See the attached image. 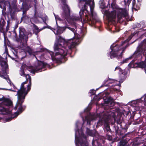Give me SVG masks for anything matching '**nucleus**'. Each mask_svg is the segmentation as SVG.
<instances>
[{
  "instance_id": "f257e3e1",
  "label": "nucleus",
  "mask_w": 146,
  "mask_h": 146,
  "mask_svg": "<svg viewBox=\"0 0 146 146\" xmlns=\"http://www.w3.org/2000/svg\"><path fill=\"white\" fill-rule=\"evenodd\" d=\"M58 37V41L55 42L54 46L55 54L53 52L45 49L44 50L45 51V53L42 56L45 59H48L51 56L53 60L61 61L68 53H70L68 50H70L76 45L78 44L77 42H74L72 40H70L66 42L61 37Z\"/></svg>"
},
{
  "instance_id": "f03ea898",
  "label": "nucleus",
  "mask_w": 146,
  "mask_h": 146,
  "mask_svg": "<svg viewBox=\"0 0 146 146\" xmlns=\"http://www.w3.org/2000/svg\"><path fill=\"white\" fill-rule=\"evenodd\" d=\"M26 80L29 81V84L26 86V82H23L21 84L20 89L17 91V94L18 96V100L15 109H18L17 111L15 112L14 115H12L11 117L6 118V122L9 121L11 120L12 118H15L23 111L25 107H23L22 104L24 102L26 96L28 92L30 90L31 86V78L29 74H26L25 76Z\"/></svg>"
},
{
  "instance_id": "7ed1b4c3",
  "label": "nucleus",
  "mask_w": 146,
  "mask_h": 146,
  "mask_svg": "<svg viewBox=\"0 0 146 146\" xmlns=\"http://www.w3.org/2000/svg\"><path fill=\"white\" fill-rule=\"evenodd\" d=\"M79 6L85 11L86 19L84 23L88 22L90 25L94 24L97 21L96 13L94 11V2L93 1L79 0Z\"/></svg>"
},
{
  "instance_id": "20e7f679",
  "label": "nucleus",
  "mask_w": 146,
  "mask_h": 146,
  "mask_svg": "<svg viewBox=\"0 0 146 146\" xmlns=\"http://www.w3.org/2000/svg\"><path fill=\"white\" fill-rule=\"evenodd\" d=\"M134 33L129 37L126 40L122 42L121 45H118L116 43H113L110 47L111 51L108 54V55L111 58H121L122 54L125 48L129 46L127 42L130 40L134 35Z\"/></svg>"
},
{
  "instance_id": "39448f33",
  "label": "nucleus",
  "mask_w": 146,
  "mask_h": 146,
  "mask_svg": "<svg viewBox=\"0 0 146 146\" xmlns=\"http://www.w3.org/2000/svg\"><path fill=\"white\" fill-rule=\"evenodd\" d=\"M81 124L79 121H77L76 124L75 129V144L76 146H88V143L86 140V136L84 135L82 130H79ZM97 143L96 141L93 140L92 145L93 146H95L94 143Z\"/></svg>"
},
{
  "instance_id": "423d86ee",
  "label": "nucleus",
  "mask_w": 146,
  "mask_h": 146,
  "mask_svg": "<svg viewBox=\"0 0 146 146\" xmlns=\"http://www.w3.org/2000/svg\"><path fill=\"white\" fill-rule=\"evenodd\" d=\"M102 13L106 15L108 20L111 22L114 21L116 19L119 21L121 20L122 18L127 17L128 16L127 13L124 9H119L114 10L111 12L104 9Z\"/></svg>"
},
{
  "instance_id": "0eeeda50",
  "label": "nucleus",
  "mask_w": 146,
  "mask_h": 146,
  "mask_svg": "<svg viewBox=\"0 0 146 146\" xmlns=\"http://www.w3.org/2000/svg\"><path fill=\"white\" fill-rule=\"evenodd\" d=\"M46 65V64L41 61H38L35 67L27 66L25 64H23L21 68L19 74L21 76H25L26 75L25 71L26 69L28 70L31 73L34 74L35 72L41 71V70Z\"/></svg>"
},
{
  "instance_id": "6e6552de",
  "label": "nucleus",
  "mask_w": 146,
  "mask_h": 146,
  "mask_svg": "<svg viewBox=\"0 0 146 146\" xmlns=\"http://www.w3.org/2000/svg\"><path fill=\"white\" fill-rule=\"evenodd\" d=\"M97 116L99 118V121L97 123L98 124H99L102 125L104 123H106L108 119L111 117L115 118V113L111 111H108L97 114Z\"/></svg>"
},
{
  "instance_id": "1a4fd4ad",
  "label": "nucleus",
  "mask_w": 146,
  "mask_h": 146,
  "mask_svg": "<svg viewBox=\"0 0 146 146\" xmlns=\"http://www.w3.org/2000/svg\"><path fill=\"white\" fill-rule=\"evenodd\" d=\"M11 102L7 98L0 99V114H6L11 113V111L7 109L6 106H10Z\"/></svg>"
},
{
  "instance_id": "9d476101",
  "label": "nucleus",
  "mask_w": 146,
  "mask_h": 146,
  "mask_svg": "<svg viewBox=\"0 0 146 146\" xmlns=\"http://www.w3.org/2000/svg\"><path fill=\"white\" fill-rule=\"evenodd\" d=\"M82 113H81L80 114V116L82 117L83 121V123L82 125V128L84 130L85 129L84 126L85 125V122H86V125H90L91 124L92 122L96 119V118L95 115L89 114L88 115H87L85 117V119H84L82 117Z\"/></svg>"
},
{
  "instance_id": "9b49d317",
  "label": "nucleus",
  "mask_w": 146,
  "mask_h": 146,
  "mask_svg": "<svg viewBox=\"0 0 146 146\" xmlns=\"http://www.w3.org/2000/svg\"><path fill=\"white\" fill-rule=\"evenodd\" d=\"M146 44V40H144L141 43V47H139L137 50L133 54V56H138L144 53L145 50L142 48L143 45L145 46Z\"/></svg>"
},
{
  "instance_id": "f8f14e48",
  "label": "nucleus",
  "mask_w": 146,
  "mask_h": 146,
  "mask_svg": "<svg viewBox=\"0 0 146 146\" xmlns=\"http://www.w3.org/2000/svg\"><path fill=\"white\" fill-rule=\"evenodd\" d=\"M48 28L52 30L55 35H59L62 33L65 29L64 27H58L56 29H54L50 26H48Z\"/></svg>"
},
{
  "instance_id": "ddd939ff",
  "label": "nucleus",
  "mask_w": 146,
  "mask_h": 146,
  "mask_svg": "<svg viewBox=\"0 0 146 146\" xmlns=\"http://www.w3.org/2000/svg\"><path fill=\"white\" fill-rule=\"evenodd\" d=\"M117 82V81L114 80L113 79H109L107 80H105L104 81V84H103L101 87H103L105 86H110V85L108 84H106L107 82L108 84L112 83L113 82L116 83Z\"/></svg>"
},
{
  "instance_id": "4468645a",
  "label": "nucleus",
  "mask_w": 146,
  "mask_h": 146,
  "mask_svg": "<svg viewBox=\"0 0 146 146\" xmlns=\"http://www.w3.org/2000/svg\"><path fill=\"white\" fill-rule=\"evenodd\" d=\"M19 37L20 39H24L25 36V29L22 27L19 28Z\"/></svg>"
},
{
  "instance_id": "2eb2a0df",
  "label": "nucleus",
  "mask_w": 146,
  "mask_h": 146,
  "mask_svg": "<svg viewBox=\"0 0 146 146\" xmlns=\"http://www.w3.org/2000/svg\"><path fill=\"white\" fill-rule=\"evenodd\" d=\"M108 105L109 106H110V109H111V107L114 105V100L111 97H109L107 99Z\"/></svg>"
},
{
  "instance_id": "dca6fc26",
  "label": "nucleus",
  "mask_w": 146,
  "mask_h": 146,
  "mask_svg": "<svg viewBox=\"0 0 146 146\" xmlns=\"http://www.w3.org/2000/svg\"><path fill=\"white\" fill-rule=\"evenodd\" d=\"M115 71H117L119 74H122L123 75L122 77H124V79L125 78V73L124 72L123 70H122L118 66L116 67L115 68Z\"/></svg>"
},
{
  "instance_id": "f3484780",
  "label": "nucleus",
  "mask_w": 146,
  "mask_h": 146,
  "mask_svg": "<svg viewBox=\"0 0 146 146\" xmlns=\"http://www.w3.org/2000/svg\"><path fill=\"white\" fill-rule=\"evenodd\" d=\"M45 27H44L42 28L41 29H39L38 27L35 26L34 27V29L33 30V32L36 34L37 35V34L40 32V31L44 29L45 28Z\"/></svg>"
},
{
  "instance_id": "a211bd4d",
  "label": "nucleus",
  "mask_w": 146,
  "mask_h": 146,
  "mask_svg": "<svg viewBox=\"0 0 146 146\" xmlns=\"http://www.w3.org/2000/svg\"><path fill=\"white\" fill-rule=\"evenodd\" d=\"M139 100L141 101V102H143L145 106H146V94L141 98Z\"/></svg>"
},
{
  "instance_id": "6ab92c4d",
  "label": "nucleus",
  "mask_w": 146,
  "mask_h": 146,
  "mask_svg": "<svg viewBox=\"0 0 146 146\" xmlns=\"http://www.w3.org/2000/svg\"><path fill=\"white\" fill-rule=\"evenodd\" d=\"M1 66L4 67L5 69L7 68V62L4 60H1Z\"/></svg>"
},
{
  "instance_id": "aec40b11",
  "label": "nucleus",
  "mask_w": 146,
  "mask_h": 146,
  "mask_svg": "<svg viewBox=\"0 0 146 146\" xmlns=\"http://www.w3.org/2000/svg\"><path fill=\"white\" fill-rule=\"evenodd\" d=\"M85 129L87 133L89 135L93 136L94 135V134L92 133V131L90 130L88 128L86 127Z\"/></svg>"
},
{
  "instance_id": "412c9836",
  "label": "nucleus",
  "mask_w": 146,
  "mask_h": 146,
  "mask_svg": "<svg viewBox=\"0 0 146 146\" xmlns=\"http://www.w3.org/2000/svg\"><path fill=\"white\" fill-rule=\"evenodd\" d=\"M54 16H55V19H56V23H57V21H61L62 20H63V19H60L59 17L58 16V15H55L54 14ZM57 23H56V24Z\"/></svg>"
},
{
  "instance_id": "4be33fe9",
  "label": "nucleus",
  "mask_w": 146,
  "mask_h": 146,
  "mask_svg": "<svg viewBox=\"0 0 146 146\" xmlns=\"http://www.w3.org/2000/svg\"><path fill=\"white\" fill-rule=\"evenodd\" d=\"M66 28H68V29H69L72 32H73V33H74V35H75L76 31H75V30L73 28H71V27H66Z\"/></svg>"
},
{
  "instance_id": "5701e85b",
  "label": "nucleus",
  "mask_w": 146,
  "mask_h": 146,
  "mask_svg": "<svg viewBox=\"0 0 146 146\" xmlns=\"http://www.w3.org/2000/svg\"><path fill=\"white\" fill-rule=\"evenodd\" d=\"M119 146H126V143L123 141H121L119 143Z\"/></svg>"
},
{
  "instance_id": "b1692460",
  "label": "nucleus",
  "mask_w": 146,
  "mask_h": 146,
  "mask_svg": "<svg viewBox=\"0 0 146 146\" xmlns=\"http://www.w3.org/2000/svg\"><path fill=\"white\" fill-rule=\"evenodd\" d=\"M90 110V109L88 108H87L86 109H85L84 111L83 112V113H84V114H86V113L88 114L89 113V111Z\"/></svg>"
},
{
  "instance_id": "393cba45",
  "label": "nucleus",
  "mask_w": 146,
  "mask_h": 146,
  "mask_svg": "<svg viewBox=\"0 0 146 146\" xmlns=\"http://www.w3.org/2000/svg\"><path fill=\"white\" fill-rule=\"evenodd\" d=\"M1 76L3 78L5 79H7V81L9 83L10 85H11V81H10V80L9 79V78H8V79H7V78L6 77H5L3 76Z\"/></svg>"
},
{
  "instance_id": "a878e982",
  "label": "nucleus",
  "mask_w": 146,
  "mask_h": 146,
  "mask_svg": "<svg viewBox=\"0 0 146 146\" xmlns=\"http://www.w3.org/2000/svg\"><path fill=\"white\" fill-rule=\"evenodd\" d=\"M125 4L128 5L130 3V0H124Z\"/></svg>"
},
{
  "instance_id": "bb28decb",
  "label": "nucleus",
  "mask_w": 146,
  "mask_h": 146,
  "mask_svg": "<svg viewBox=\"0 0 146 146\" xmlns=\"http://www.w3.org/2000/svg\"><path fill=\"white\" fill-rule=\"evenodd\" d=\"M27 50L28 52L30 54H31L32 52L31 49L29 47H28L27 48Z\"/></svg>"
},
{
  "instance_id": "cd10ccee",
  "label": "nucleus",
  "mask_w": 146,
  "mask_h": 146,
  "mask_svg": "<svg viewBox=\"0 0 146 146\" xmlns=\"http://www.w3.org/2000/svg\"><path fill=\"white\" fill-rule=\"evenodd\" d=\"M90 93L92 94L91 95H93L95 93V91L93 89L91 90L90 91Z\"/></svg>"
},
{
  "instance_id": "c85d7f7f",
  "label": "nucleus",
  "mask_w": 146,
  "mask_h": 146,
  "mask_svg": "<svg viewBox=\"0 0 146 146\" xmlns=\"http://www.w3.org/2000/svg\"><path fill=\"white\" fill-rule=\"evenodd\" d=\"M128 59H129L128 58L125 59L123 60V61L121 62H120V63L121 64H123V63H125V62H127V61L128 60Z\"/></svg>"
},
{
  "instance_id": "c756f323",
  "label": "nucleus",
  "mask_w": 146,
  "mask_h": 146,
  "mask_svg": "<svg viewBox=\"0 0 146 146\" xmlns=\"http://www.w3.org/2000/svg\"><path fill=\"white\" fill-rule=\"evenodd\" d=\"M79 15L80 16V18H81V16L83 14V11L81 10L79 12Z\"/></svg>"
},
{
  "instance_id": "7c9ffc66",
  "label": "nucleus",
  "mask_w": 146,
  "mask_h": 146,
  "mask_svg": "<svg viewBox=\"0 0 146 146\" xmlns=\"http://www.w3.org/2000/svg\"><path fill=\"white\" fill-rule=\"evenodd\" d=\"M106 128H107V130L108 131H109L110 130V126L109 125H107Z\"/></svg>"
},
{
  "instance_id": "2f4dec72",
  "label": "nucleus",
  "mask_w": 146,
  "mask_h": 146,
  "mask_svg": "<svg viewBox=\"0 0 146 146\" xmlns=\"http://www.w3.org/2000/svg\"><path fill=\"white\" fill-rule=\"evenodd\" d=\"M14 51L15 52H13V54H14V55L15 56H17V52L15 51V50H14Z\"/></svg>"
},
{
  "instance_id": "473e14b6",
  "label": "nucleus",
  "mask_w": 146,
  "mask_h": 146,
  "mask_svg": "<svg viewBox=\"0 0 146 146\" xmlns=\"http://www.w3.org/2000/svg\"><path fill=\"white\" fill-rule=\"evenodd\" d=\"M139 7H138L137 8H136H136H135V9L136 10H138L139 9Z\"/></svg>"
},
{
  "instance_id": "72a5a7b5",
  "label": "nucleus",
  "mask_w": 146,
  "mask_h": 146,
  "mask_svg": "<svg viewBox=\"0 0 146 146\" xmlns=\"http://www.w3.org/2000/svg\"><path fill=\"white\" fill-rule=\"evenodd\" d=\"M142 110V107H141V108H139V110Z\"/></svg>"
},
{
  "instance_id": "f704fd0d",
  "label": "nucleus",
  "mask_w": 146,
  "mask_h": 146,
  "mask_svg": "<svg viewBox=\"0 0 146 146\" xmlns=\"http://www.w3.org/2000/svg\"><path fill=\"white\" fill-rule=\"evenodd\" d=\"M123 80H122V81H121V80H120V81H119V82H123Z\"/></svg>"
},
{
  "instance_id": "c9c22d12",
  "label": "nucleus",
  "mask_w": 146,
  "mask_h": 146,
  "mask_svg": "<svg viewBox=\"0 0 146 146\" xmlns=\"http://www.w3.org/2000/svg\"><path fill=\"white\" fill-rule=\"evenodd\" d=\"M133 61H132L131 63H130L131 64H133Z\"/></svg>"
},
{
  "instance_id": "e433bc0d",
  "label": "nucleus",
  "mask_w": 146,
  "mask_h": 146,
  "mask_svg": "<svg viewBox=\"0 0 146 146\" xmlns=\"http://www.w3.org/2000/svg\"><path fill=\"white\" fill-rule=\"evenodd\" d=\"M35 1L36 2V0H35Z\"/></svg>"
},
{
  "instance_id": "4c0bfd02",
  "label": "nucleus",
  "mask_w": 146,
  "mask_h": 146,
  "mask_svg": "<svg viewBox=\"0 0 146 146\" xmlns=\"http://www.w3.org/2000/svg\"><path fill=\"white\" fill-rule=\"evenodd\" d=\"M5 52H6V48H5Z\"/></svg>"
},
{
  "instance_id": "58836bf2",
  "label": "nucleus",
  "mask_w": 146,
  "mask_h": 146,
  "mask_svg": "<svg viewBox=\"0 0 146 146\" xmlns=\"http://www.w3.org/2000/svg\"><path fill=\"white\" fill-rule=\"evenodd\" d=\"M56 39H57V36H56Z\"/></svg>"
},
{
  "instance_id": "ea45409f",
  "label": "nucleus",
  "mask_w": 146,
  "mask_h": 146,
  "mask_svg": "<svg viewBox=\"0 0 146 146\" xmlns=\"http://www.w3.org/2000/svg\"><path fill=\"white\" fill-rule=\"evenodd\" d=\"M1 119V117H0V120Z\"/></svg>"
}]
</instances>
